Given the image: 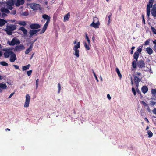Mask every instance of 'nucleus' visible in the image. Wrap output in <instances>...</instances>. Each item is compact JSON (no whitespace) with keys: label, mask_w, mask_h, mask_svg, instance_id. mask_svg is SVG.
Wrapping results in <instances>:
<instances>
[{"label":"nucleus","mask_w":156,"mask_h":156,"mask_svg":"<svg viewBox=\"0 0 156 156\" xmlns=\"http://www.w3.org/2000/svg\"><path fill=\"white\" fill-rule=\"evenodd\" d=\"M17 27V25H11L7 26L5 31L6 32L8 35H12V31L16 29Z\"/></svg>","instance_id":"nucleus-1"},{"label":"nucleus","mask_w":156,"mask_h":156,"mask_svg":"<svg viewBox=\"0 0 156 156\" xmlns=\"http://www.w3.org/2000/svg\"><path fill=\"white\" fill-rule=\"evenodd\" d=\"M12 49L10 48H3L2 51H5L4 53V55L5 58H8L10 57L14 52L12 51Z\"/></svg>","instance_id":"nucleus-2"},{"label":"nucleus","mask_w":156,"mask_h":156,"mask_svg":"<svg viewBox=\"0 0 156 156\" xmlns=\"http://www.w3.org/2000/svg\"><path fill=\"white\" fill-rule=\"evenodd\" d=\"M20 41L16 38H13L11 42L8 41L7 44L11 46H13L15 44H19L20 43Z\"/></svg>","instance_id":"nucleus-3"},{"label":"nucleus","mask_w":156,"mask_h":156,"mask_svg":"<svg viewBox=\"0 0 156 156\" xmlns=\"http://www.w3.org/2000/svg\"><path fill=\"white\" fill-rule=\"evenodd\" d=\"M30 100V97L28 94H27L26 96L25 102L24 105V107H28Z\"/></svg>","instance_id":"nucleus-4"},{"label":"nucleus","mask_w":156,"mask_h":156,"mask_svg":"<svg viewBox=\"0 0 156 156\" xmlns=\"http://www.w3.org/2000/svg\"><path fill=\"white\" fill-rule=\"evenodd\" d=\"M25 49V47L23 44L20 45L16 46L14 49V51L19 52Z\"/></svg>","instance_id":"nucleus-5"},{"label":"nucleus","mask_w":156,"mask_h":156,"mask_svg":"<svg viewBox=\"0 0 156 156\" xmlns=\"http://www.w3.org/2000/svg\"><path fill=\"white\" fill-rule=\"evenodd\" d=\"M30 6L31 9L34 10H38L41 7L39 4L36 3L30 4Z\"/></svg>","instance_id":"nucleus-6"},{"label":"nucleus","mask_w":156,"mask_h":156,"mask_svg":"<svg viewBox=\"0 0 156 156\" xmlns=\"http://www.w3.org/2000/svg\"><path fill=\"white\" fill-rule=\"evenodd\" d=\"M151 13L153 17H156V4H154L153 6Z\"/></svg>","instance_id":"nucleus-7"},{"label":"nucleus","mask_w":156,"mask_h":156,"mask_svg":"<svg viewBox=\"0 0 156 156\" xmlns=\"http://www.w3.org/2000/svg\"><path fill=\"white\" fill-rule=\"evenodd\" d=\"M30 28L32 29H38L40 27V25L37 23H33L30 25Z\"/></svg>","instance_id":"nucleus-8"},{"label":"nucleus","mask_w":156,"mask_h":156,"mask_svg":"<svg viewBox=\"0 0 156 156\" xmlns=\"http://www.w3.org/2000/svg\"><path fill=\"white\" fill-rule=\"evenodd\" d=\"M137 65L139 68H142L145 67V63L144 61L141 59L137 63Z\"/></svg>","instance_id":"nucleus-9"},{"label":"nucleus","mask_w":156,"mask_h":156,"mask_svg":"<svg viewBox=\"0 0 156 156\" xmlns=\"http://www.w3.org/2000/svg\"><path fill=\"white\" fill-rule=\"evenodd\" d=\"M9 60L11 62H13L17 59L16 55L13 52V54L10 56Z\"/></svg>","instance_id":"nucleus-10"},{"label":"nucleus","mask_w":156,"mask_h":156,"mask_svg":"<svg viewBox=\"0 0 156 156\" xmlns=\"http://www.w3.org/2000/svg\"><path fill=\"white\" fill-rule=\"evenodd\" d=\"M41 29H37V30H30L29 31V34L30 35V37L33 36L34 35L36 34Z\"/></svg>","instance_id":"nucleus-11"},{"label":"nucleus","mask_w":156,"mask_h":156,"mask_svg":"<svg viewBox=\"0 0 156 156\" xmlns=\"http://www.w3.org/2000/svg\"><path fill=\"white\" fill-rule=\"evenodd\" d=\"M7 87V85L5 83H0V93L2 92V90L5 89Z\"/></svg>","instance_id":"nucleus-12"},{"label":"nucleus","mask_w":156,"mask_h":156,"mask_svg":"<svg viewBox=\"0 0 156 156\" xmlns=\"http://www.w3.org/2000/svg\"><path fill=\"white\" fill-rule=\"evenodd\" d=\"M140 103L143 105L145 108L146 107L147 110L148 112H151V110L150 109L149 106V105L148 104L143 101H141L140 102Z\"/></svg>","instance_id":"nucleus-13"},{"label":"nucleus","mask_w":156,"mask_h":156,"mask_svg":"<svg viewBox=\"0 0 156 156\" xmlns=\"http://www.w3.org/2000/svg\"><path fill=\"white\" fill-rule=\"evenodd\" d=\"M42 18L45 20H47V21L46 23H49L50 21L51 17L49 16L48 15L44 14L42 15Z\"/></svg>","instance_id":"nucleus-14"},{"label":"nucleus","mask_w":156,"mask_h":156,"mask_svg":"<svg viewBox=\"0 0 156 156\" xmlns=\"http://www.w3.org/2000/svg\"><path fill=\"white\" fill-rule=\"evenodd\" d=\"M24 3V0H17L16 2L15 3L16 5V6L19 7L20 5H22Z\"/></svg>","instance_id":"nucleus-15"},{"label":"nucleus","mask_w":156,"mask_h":156,"mask_svg":"<svg viewBox=\"0 0 156 156\" xmlns=\"http://www.w3.org/2000/svg\"><path fill=\"white\" fill-rule=\"evenodd\" d=\"M49 23H48V22L45 23L44 25L42 30L40 32V34H42L45 32L48 26Z\"/></svg>","instance_id":"nucleus-16"},{"label":"nucleus","mask_w":156,"mask_h":156,"mask_svg":"<svg viewBox=\"0 0 156 156\" xmlns=\"http://www.w3.org/2000/svg\"><path fill=\"white\" fill-rule=\"evenodd\" d=\"M154 0H149L147 6V8H149V9H150V8L152 7L153 4L154 2Z\"/></svg>","instance_id":"nucleus-17"},{"label":"nucleus","mask_w":156,"mask_h":156,"mask_svg":"<svg viewBox=\"0 0 156 156\" xmlns=\"http://www.w3.org/2000/svg\"><path fill=\"white\" fill-rule=\"evenodd\" d=\"M142 92L145 94L148 91V89L147 87L146 86H143L141 89Z\"/></svg>","instance_id":"nucleus-18"},{"label":"nucleus","mask_w":156,"mask_h":156,"mask_svg":"<svg viewBox=\"0 0 156 156\" xmlns=\"http://www.w3.org/2000/svg\"><path fill=\"white\" fill-rule=\"evenodd\" d=\"M100 24V23L92 22L90 24V26L93 27L94 28H99Z\"/></svg>","instance_id":"nucleus-19"},{"label":"nucleus","mask_w":156,"mask_h":156,"mask_svg":"<svg viewBox=\"0 0 156 156\" xmlns=\"http://www.w3.org/2000/svg\"><path fill=\"white\" fill-rule=\"evenodd\" d=\"M146 51L147 53L150 55L152 54L153 52L152 48L150 47L147 48L146 49Z\"/></svg>","instance_id":"nucleus-20"},{"label":"nucleus","mask_w":156,"mask_h":156,"mask_svg":"<svg viewBox=\"0 0 156 156\" xmlns=\"http://www.w3.org/2000/svg\"><path fill=\"white\" fill-rule=\"evenodd\" d=\"M19 30L22 31L24 35H27V30L23 27H21L19 29Z\"/></svg>","instance_id":"nucleus-21"},{"label":"nucleus","mask_w":156,"mask_h":156,"mask_svg":"<svg viewBox=\"0 0 156 156\" xmlns=\"http://www.w3.org/2000/svg\"><path fill=\"white\" fill-rule=\"evenodd\" d=\"M70 16V13L68 12L66 15H65L64 17V21L68 20Z\"/></svg>","instance_id":"nucleus-22"},{"label":"nucleus","mask_w":156,"mask_h":156,"mask_svg":"<svg viewBox=\"0 0 156 156\" xmlns=\"http://www.w3.org/2000/svg\"><path fill=\"white\" fill-rule=\"evenodd\" d=\"M32 48L33 46H32V45H31L26 50L25 52V54H28L32 50Z\"/></svg>","instance_id":"nucleus-23"},{"label":"nucleus","mask_w":156,"mask_h":156,"mask_svg":"<svg viewBox=\"0 0 156 156\" xmlns=\"http://www.w3.org/2000/svg\"><path fill=\"white\" fill-rule=\"evenodd\" d=\"M140 81V79L137 76H135L134 77V81L135 83L138 84V83H139Z\"/></svg>","instance_id":"nucleus-24"},{"label":"nucleus","mask_w":156,"mask_h":156,"mask_svg":"<svg viewBox=\"0 0 156 156\" xmlns=\"http://www.w3.org/2000/svg\"><path fill=\"white\" fill-rule=\"evenodd\" d=\"M17 24L23 26H25L27 24V22L24 21H18L17 22Z\"/></svg>","instance_id":"nucleus-25"},{"label":"nucleus","mask_w":156,"mask_h":156,"mask_svg":"<svg viewBox=\"0 0 156 156\" xmlns=\"http://www.w3.org/2000/svg\"><path fill=\"white\" fill-rule=\"evenodd\" d=\"M151 93L152 96L156 97V89H152L151 90Z\"/></svg>","instance_id":"nucleus-26"},{"label":"nucleus","mask_w":156,"mask_h":156,"mask_svg":"<svg viewBox=\"0 0 156 156\" xmlns=\"http://www.w3.org/2000/svg\"><path fill=\"white\" fill-rule=\"evenodd\" d=\"M6 23H7L6 20L3 19H0V27H2Z\"/></svg>","instance_id":"nucleus-27"},{"label":"nucleus","mask_w":156,"mask_h":156,"mask_svg":"<svg viewBox=\"0 0 156 156\" xmlns=\"http://www.w3.org/2000/svg\"><path fill=\"white\" fill-rule=\"evenodd\" d=\"M75 51V53L74 54L77 57H79V50L76 49H73Z\"/></svg>","instance_id":"nucleus-28"},{"label":"nucleus","mask_w":156,"mask_h":156,"mask_svg":"<svg viewBox=\"0 0 156 156\" xmlns=\"http://www.w3.org/2000/svg\"><path fill=\"white\" fill-rule=\"evenodd\" d=\"M139 54L138 53V52H135L133 55V57L137 61L138 58L139 56Z\"/></svg>","instance_id":"nucleus-29"},{"label":"nucleus","mask_w":156,"mask_h":156,"mask_svg":"<svg viewBox=\"0 0 156 156\" xmlns=\"http://www.w3.org/2000/svg\"><path fill=\"white\" fill-rule=\"evenodd\" d=\"M30 64H28L25 66L22 67V70L23 71H25L29 69L30 66Z\"/></svg>","instance_id":"nucleus-30"},{"label":"nucleus","mask_w":156,"mask_h":156,"mask_svg":"<svg viewBox=\"0 0 156 156\" xmlns=\"http://www.w3.org/2000/svg\"><path fill=\"white\" fill-rule=\"evenodd\" d=\"M116 71L117 73L118 76L119 77L120 79H121L122 77V76L120 73L119 70L117 67L116 68Z\"/></svg>","instance_id":"nucleus-31"},{"label":"nucleus","mask_w":156,"mask_h":156,"mask_svg":"<svg viewBox=\"0 0 156 156\" xmlns=\"http://www.w3.org/2000/svg\"><path fill=\"white\" fill-rule=\"evenodd\" d=\"M80 42H77V44L75 45L74 47L73 48V49H78V48H80Z\"/></svg>","instance_id":"nucleus-32"},{"label":"nucleus","mask_w":156,"mask_h":156,"mask_svg":"<svg viewBox=\"0 0 156 156\" xmlns=\"http://www.w3.org/2000/svg\"><path fill=\"white\" fill-rule=\"evenodd\" d=\"M136 60H134L132 62V66L134 68H135L136 67Z\"/></svg>","instance_id":"nucleus-33"},{"label":"nucleus","mask_w":156,"mask_h":156,"mask_svg":"<svg viewBox=\"0 0 156 156\" xmlns=\"http://www.w3.org/2000/svg\"><path fill=\"white\" fill-rule=\"evenodd\" d=\"M1 11L2 12H4L6 13H9L10 12L7 9L5 8L2 9Z\"/></svg>","instance_id":"nucleus-34"},{"label":"nucleus","mask_w":156,"mask_h":156,"mask_svg":"<svg viewBox=\"0 0 156 156\" xmlns=\"http://www.w3.org/2000/svg\"><path fill=\"white\" fill-rule=\"evenodd\" d=\"M14 4V2L13 1H9L7 2L6 4L8 6H13Z\"/></svg>","instance_id":"nucleus-35"},{"label":"nucleus","mask_w":156,"mask_h":156,"mask_svg":"<svg viewBox=\"0 0 156 156\" xmlns=\"http://www.w3.org/2000/svg\"><path fill=\"white\" fill-rule=\"evenodd\" d=\"M85 35H86V39L87 40L88 42V44H89L90 45V41L89 39V38L88 37L87 34V33H85Z\"/></svg>","instance_id":"nucleus-36"},{"label":"nucleus","mask_w":156,"mask_h":156,"mask_svg":"<svg viewBox=\"0 0 156 156\" xmlns=\"http://www.w3.org/2000/svg\"><path fill=\"white\" fill-rule=\"evenodd\" d=\"M148 134V137L150 138L153 135V134L152 132L150 130H148L147 132Z\"/></svg>","instance_id":"nucleus-37"},{"label":"nucleus","mask_w":156,"mask_h":156,"mask_svg":"<svg viewBox=\"0 0 156 156\" xmlns=\"http://www.w3.org/2000/svg\"><path fill=\"white\" fill-rule=\"evenodd\" d=\"M84 46L85 48L87 49V50H90V47L89 45V44H87V43L86 42H84Z\"/></svg>","instance_id":"nucleus-38"},{"label":"nucleus","mask_w":156,"mask_h":156,"mask_svg":"<svg viewBox=\"0 0 156 156\" xmlns=\"http://www.w3.org/2000/svg\"><path fill=\"white\" fill-rule=\"evenodd\" d=\"M92 22L95 23H99V20L98 18L97 17H95L94 18L93 21Z\"/></svg>","instance_id":"nucleus-39"},{"label":"nucleus","mask_w":156,"mask_h":156,"mask_svg":"<svg viewBox=\"0 0 156 156\" xmlns=\"http://www.w3.org/2000/svg\"><path fill=\"white\" fill-rule=\"evenodd\" d=\"M0 64L2 66H7L8 65V64L5 61L1 62H0Z\"/></svg>","instance_id":"nucleus-40"},{"label":"nucleus","mask_w":156,"mask_h":156,"mask_svg":"<svg viewBox=\"0 0 156 156\" xmlns=\"http://www.w3.org/2000/svg\"><path fill=\"white\" fill-rule=\"evenodd\" d=\"M147 10V15L148 17H149L150 13V9H149V8L146 9Z\"/></svg>","instance_id":"nucleus-41"},{"label":"nucleus","mask_w":156,"mask_h":156,"mask_svg":"<svg viewBox=\"0 0 156 156\" xmlns=\"http://www.w3.org/2000/svg\"><path fill=\"white\" fill-rule=\"evenodd\" d=\"M156 105V102L151 101H150V105L151 106H153L154 105Z\"/></svg>","instance_id":"nucleus-42"},{"label":"nucleus","mask_w":156,"mask_h":156,"mask_svg":"<svg viewBox=\"0 0 156 156\" xmlns=\"http://www.w3.org/2000/svg\"><path fill=\"white\" fill-rule=\"evenodd\" d=\"M58 93L59 94L61 90V85L59 83L58 84Z\"/></svg>","instance_id":"nucleus-43"},{"label":"nucleus","mask_w":156,"mask_h":156,"mask_svg":"<svg viewBox=\"0 0 156 156\" xmlns=\"http://www.w3.org/2000/svg\"><path fill=\"white\" fill-rule=\"evenodd\" d=\"M39 80L38 79H37L36 80V89H37L38 87V84H39Z\"/></svg>","instance_id":"nucleus-44"},{"label":"nucleus","mask_w":156,"mask_h":156,"mask_svg":"<svg viewBox=\"0 0 156 156\" xmlns=\"http://www.w3.org/2000/svg\"><path fill=\"white\" fill-rule=\"evenodd\" d=\"M32 73V70H31L29 71H27V74L28 76H30Z\"/></svg>","instance_id":"nucleus-45"},{"label":"nucleus","mask_w":156,"mask_h":156,"mask_svg":"<svg viewBox=\"0 0 156 156\" xmlns=\"http://www.w3.org/2000/svg\"><path fill=\"white\" fill-rule=\"evenodd\" d=\"M132 91L134 96L136 95V92L135 88L133 87L132 88Z\"/></svg>","instance_id":"nucleus-46"},{"label":"nucleus","mask_w":156,"mask_h":156,"mask_svg":"<svg viewBox=\"0 0 156 156\" xmlns=\"http://www.w3.org/2000/svg\"><path fill=\"white\" fill-rule=\"evenodd\" d=\"M150 41V40L149 39H148V40H146L144 43V45H146L149 44Z\"/></svg>","instance_id":"nucleus-47"},{"label":"nucleus","mask_w":156,"mask_h":156,"mask_svg":"<svg viewBox=\"0 0 156 156\" xmlns=\"http://www.w3.org/2000/svg\"><path fill=\"white\" fill-rule=\"evenodd\" d=\"M151 30L153 32L154 34H155L156 33V29L154 27H151Z\"/></svg>","instance_id":"nucleus-48"},{"label":"nucleus","mask_w":156,"mask_h":156,"mask_svg":"<svg viewBox=\"0 0 156 156\" xmlns=\"http://www.w3.org/2000/svg\"><path fill=\"white\" fill-rule=\"evenodd\" d=\"M111 16H112V13H111L110 15H109L108 16V25L109 24H110V23L111 17Z\"/></svg>","instance_id":"nucleus-49"},{"label":"nucleus","mask_w":156,"mask_h":156,"mask_svg":"<svg viewBox=\"0 0 156 156\" xmlns=\"http://www.w3.org/2000/svg\"><path fill=\"white\" fill-rule=\"evenodd\" d=\"M142 21L143 22V23L144 25L145 24V21L144 18V15L142 14Z\"/></svg>","instance_id":"nucleus-50"},{"label":"nucleus","mask_w":156,"mask_h":156,"mask_svg":"<svg viewBox=\"0 0 156 156\" xmlns=\"http://www.w3.org/2000/svg\"><path fill=\"white\" fill-rule=\"evenodd\" d=\"M142 51V49L141 48H138L137 49V51H136V52H138V53H140Z\"/></svg>","instance_id":"nucleus-51"},{"label":"nucleus","mask_w":156,"mask_h":156,"mask_svg":"<svg viewBox=\"0 0 156 156\" xmlns=\"http://www.w3.org/2000/svg\"><path fill=\"white\" fill-rule=\"evenodd\" d=\"M136 91L137 92V93L139 94L141 96H142L141 93L140 91V90H139V89L138 88H136Z\"/></svg>","instance_id":"nucleus-52"},{"label":"nucleus","mask_w":156,"mask_h":156,"mask_svg":"<svg viewBox=\"0 0 156 156\" xmlns=\"http://www.w3.org/2000/svg\"><path fill=\"white\" fill-rule=\"evenodd\" d=\"M93 73L94 76V77H95V78L97 80V81L98 82V77H97L95 73L94 72V71L93 72Z\"/></svg>","instance_id":"nucleus-53"},{"label":"nucleus","mask_w":156,"mask_h":156,"mask_svg":"<svg viewBox=\"0 0 156 156\" xmlns=\"http://www.w3.org/2000/svg\"><path fill=\"white\" fill-rule=\"evenodd\" d=\"M13 66L15 67V69H19V66L16 65H13Z\"/></svg>","instance_id":"nucleus-54"},{"label":"nucleus","mask_w":156,"mask_h":156,"mask_svg":"<svg viewBox=\"0 0 156 156\" xmlns=\"http://www.w3.org/2000/svg\"><path fill=\"white\" fill-rule=\"evenodd\" d=\"M152 111L154 114L156 115V108H154L152 110Z\"/></svg>","instance_id":"nucleus-55"},{"label":"nucleus","mask_w":156,"mask_h":156,"mask_svg":"<svg viewBox=\"0 0 156 156\" xmlns=\"http://www.w3.org/2000/svg\"><path fill=\"white\" fill-rule=\"evenodd\" d=\"M14 94V92H13V93H12L10 94V95H9V97H8V98H11V97L13 95V94Z\"/></svg>","instance_id":"nucleus-56"},{"label":"nucleus","mask_w":156,"mask_h":156,"mask_svg":"<svg viewBox=\"0 0 156 156\" xmlns=\"http://www.w3.org/2000/svg\"><path fill=\"white\" fill-rule=\"evenodd\" d=\"M136 75L138 76H141V73L139 72H137L136 73Z\"/></svg>","instance_id":"nucleus-57"},{"label":"nucleus","mask_w":156,"mask_h":156,"mask_svg":"<svg viewBox=\"0 0 156 156\" xmlns=\"http://www.w3.org/2000/svg\"><path fill=\"white\" fill-rule=\"evenodd\" d=\"M12 6H8V8L10 10H12Z\"/></svg>","instance_id":"nucleus-58"},{"label":"nucleus","mask_w":156,"mask_h":156,"mask_svg":"<svg viewBox=\"0 0 156 156\" xmlns=\"http://www.w3.org/2000/svg\"><path fill=\"white\" fill-rule=\"evenodd\" d=\"M16 13V10H14V11H13L11 12V14H13V15H15V14Z\"/></svg>","instance_id":"nucleus-59"},{"label":"nucleus","mask_w":156,"mask_h":156,"mask_svg":"<svg viewBox=\"0 0 156 156\" xmlns=\"http://www.w3.org/2000/svg\"><path fill=\"white\" fill-rule=\"evenodd\" d=\"M107 98H108V99H109V100L111 99V97L110 95L109 94H107Z\"/></svg>","instance_id":"nucleus-60"},{"label":"nucleus","mask_w":156,"mask_h":156,"mask_svg":"<svg viewBox=\"0 0 156 156\" xmlns=\"http://www.w3.org/2000/svg\"><path fill=\"white\" fill-rule=\"evenodd\" d=\"M151 99L152 100H156V97H152L151 98Z\"/></svg>","instance_id":"nucleus-61"},{"label":"nucleus","mask_w":156,"mask_h":156,"mask_svg":"<svg viewBox=\"0 0 156 156\" xmlns=\"http://www.w3.org/2000/svg\"><path fill=\"white\" fill-rule=\"evenodd\" d=\"M144 120H145V121H146L147 122V123H148L149 122V121H148V119H147V118L145 117V118H144Z\"/></svg>","instance_id":"nucleus-62"},{"label":"nucleus","mask_w":156,"mask_h":156,"mask_svg":"<svg viewBox=\"0 0 156 156\" xmlns=\"http://www.w3.org/2000/svg\"><path fill=\"white\" fill-rule=\"evenodd\" d=\"M154 51H156V44H155L154 47Z\"/></svg>","instance_id":"nucleus-63"},{"label":"nucleus","mask_w":156,"mask_h":156,"mask_svg":"<svg viewBox=\"0 0 156 156\" xmlns=\"http://www.w3.org/2000/svg\"><path fill=\"white\" fill-rule=\"evenodd\" d=\"M153 42L154 44H156V40H155L153 41Z\"/></svg>","instance_id":"nucleus-64"}]
</instances>
